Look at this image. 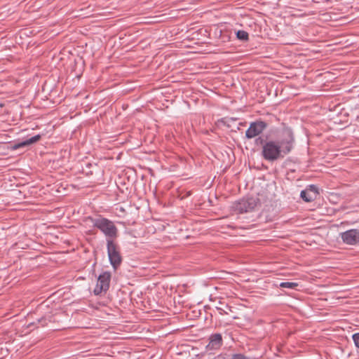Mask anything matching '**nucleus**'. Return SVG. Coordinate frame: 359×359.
<instances>
[{"label":"nucleus","mask_w":359,"mask_h":359,"mask_svg":"<svg viewBox=\"0 0 359 359\" xmlns=\"http://www.w3.org/2000/svg\"><path fill=\"white\" fill-rule=\"evenodd\" d=\"M294 137L291 131L287 136L278 140H267L263 143L262 155L266 161H275L288 154L294 147Z\"/></svg>","instance_id":"nucleus-1"},{"label":"nucleus","mask_w":359,"mask_h":359,"mask_svg":"<svg viewBox=\"0 0 359 359\" xmlns=\"http://www.w3.org/2000/svg\"><path fill=\"white\" fill-rule=\"evenodd\" d=\"M95 228L99 229L107 238V239L115 238L118 236V229L114 222L101 215L96 217H89L88 218Z\"/></svg>","instance_id":"nucleus-2"},{"label":"nucleus","mask_w":359,"mask_h":359,"mask_svg":"<svg viewBox=\"0 0 359 359\" xmlns=\"http://www.w3.org/2000/svg\"><path fill=\"white\" fill-rule=\"evenodd\" d=\"M107 250L110 264L114 270L117 269L122 262V257L118 245L111 239H106Z\"/></svg>","instance_id":"nucleus-3"},{"label":"nucleus","mask_w":359,"mask_h":359,"mask_svg":"<svg viewBox=\"0 0 359 359\" xmlns=\"http://www.w3.org/2000/svg\"><path fill=\"white\" fill-rule=\"evenodd\" d=\"M258 200L255 198H243L236 202L233 208L239 214H243L252 211L257 205Z\"/></svg>","instance_id":"nucleus-4"},{"label":"nucleus","mask_w":359,"mask_h":359,"mask_svg":"<svg viewBox=\"0 0 359 359\" xmlns=\"http://www.w3.org/2000/svg\"><path fill=\"white\" fill-rule=\"evenodd\" d=\"M110 281L111 273L109 271H104L100 274L96 286L94 289V294L99 295L102 292L107 291L109 288Z\"/></svg>","instance_id":"nucleus-5"},{"label":"nucleus","mask_w":359,"mask_h":359,"mask_svg":"<svg viewBox=\"0 0 359 359\" xmlns=\"http://www.w3.org/2000/svg\"><path fill=\"white\" fill-rule=\"evenodd\" d=\"M267 124L263 121H257L252 122L250 124L249 128L245 131V137L248 139H252L256 136L262 133V132L266 128Z\"/></svg>","instance_id":"nucleus-6"},{"label":"nucleus","mask_w":359,"mask_h":359,"mask_svg":"<svg viewBox=\"0 0 359 359\" xmlns=\"http://www.w3.org/2000/svg\"><path fill=\"white\" fill-rule=\"evenodd\" d=\"M342 241L347 245H355L359 243V229H352L341 233Z\"/></svg>","instance_id":"nucleus-7"},{"label":"nucleus","mask_w":359,"mask_h":359,"mask_svg":"<svg viewBox=\"0 0 359 359\" xmlns=\"http://www.w3.org/2000/svg\"><path fill=\"white\" fill-rule=\"evenodd\" d=\"M222 336L219 333H215L210 336L209 343L206 346V348L209 351H215L219 349L222 346Z\"/></svg>","instance_id":"nucleus-8"},{"label":"nucleus","mask_w":359,"mask_h":359,"mask_svg":"<svg viewBox=\"0 0 359 359\" xmlns=\"http://www.w3.org/2000/svg\"><path fill=\"white\" fill-rule=\"evenodd\" d=\"M40 139H41V135H34L29 139L22 141L18 144H15L13 147H14V149H19L21 147H24L30 145L32 144H34V143L38 142Z\"/></svg>","instance_id":"nucleus-9"},{"label":"nucleus","mask_w":359,"mask_h":359,"mask_svg":"<svg viewBox=\"0 0 359 359\" xmlns=\"http://www.w3.org/2000/svg\"><path fill=\"white\" fill-rule=\"evenodd\" d=\"M50 322V320L48 319L46 317H42L36 320V322L31 323L27 325V327H31L33 325H36L39 327L38 325H40L41 327H44L48 325V323Z\"/></svg>","instance_id":"nucleus-10"},{"label":"nucleus","mask_w":359,"mask_h":359,"mask_svg":"<svg viewBox=\"0 0 359 359\" xmlns=\"http://www.w3.org/2000/svg\"><path fill=\"white\" fill-rule=\"evenodd\" d=\"M236 38L241 41H248L249 39V34L244 30H238L236 32Z\"/></svg>","instance_id":"nucleus-11"},{"label":"nucleus","mask_w":359,"mask_h":359,"mask_svg":"<svg viewBox=\"0 0 359 359\" xmlns=\"http://www.w3.org/2000/svg\"><path fill=\"white\" fill-rule=\"evenodd\" d=\"M298 286V283L295 282H281L279 284L280 287L295 289Z\"/></svg>","instance_id":"nucleus-12"},{"label":"nucleus","mask_w":359,"mask_h":359,"mask_svg":"<svg viewBox=\"0 0 359 359\" xmlns=\"http://www.w3.org/2000/svg\"><path fill=\"white\" fill-rule=\"evenodd\" d=\"M300 196L305 202H311L313 200V198L305 190H302L301 191Z\"/></svg>","instance_id":"nucleus-13"},{"label":"nucleus","mask_w":359,"mask_h":359,"mask_svg":"<svg viewBox=\"0 0 359 359\" xmlns=\"http://www.w3.org/2000/svg\"><path fill=\"white\" fill-rule=\"evenodd\" d=\"M352 339H353L355 346L358 348H359V332L353 334L352 336Z\"/></svg>","instance_id":"nucleus-14"},{"label":"nucleus","mask_w":359,"mask_h":359,"mask_svg":"<svg viewBox=\"0 0 359 359\" xmlns=\"http://www.w3.org/2000/svg\"><path fill=\"white\" fill-rule=\"evenodd\" d=\"M231 359H248L246 356L241 353H236L232 355Z\"/></svg>","instance_id":"nucleus-15"},{"label":"nucleus","mask_w":359,"mask_h":359,"mask_svg":"<svg viewBox=\"0 0 359 359\" xmlns=\"http://www.w3.org/2000/svg\"><path fill=\"white\" fill-rule=\"evenodd\" d=\"M309 189L316 194L318 193V187L314 184H311L309 186Z\"/></svg>","instance_id":"nucleus-16"},{"label":"nucleus","mask_w":359,"mask_h":359,"mask_svg":"<svg viewBox=\"0 0 359 359\" xmlns=\"http://www.w3.org/2000/svg\"><path fill=\"white\" fill-rule=\"evenodd\" d=\"M217 309L219 311L220 314L226 313L221 308H217Z\"/></svg>","instance_id":"nucleus-17"}]
</instances>
